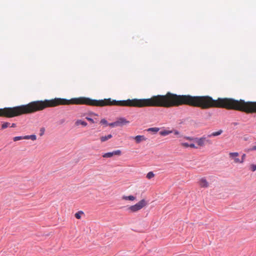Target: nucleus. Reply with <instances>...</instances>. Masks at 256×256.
Here are the masks:
<instances>
[{
	"instance_id": "f257e3e1",
	"label": "nucleus",
	"mask_w": 256,
	"mask_h": 256,
	"mask_svg": "<svg viewBox=\"0 0 256 256\" xmlns=\"http://www.w3.org/2000/svg\"><path fill=\"white\" fill-rule=\"evenodd\" d=\"M146 204V202L143 199L140 200L136 204L130 206L128 208V210L130 212H134L138 211L143 208Z\"/></svg>"
},
{
	"instance_id": "f03ea898",
	"label": "nucleus",
	"mask_w": 256,
	"mask_h": 256,
	"mask_svg": "<svg viewBox=\"0 0 256 256\" xmlns=\"http://www.w3.org/2000/svg\"><path fill=\"white\" fill-rule=\"evenodd\" d=\"M122 154V152L120 150H114L112 152H108L102 154V157L105 158H111L114 155L120 156Z\"/></svg>"
},
{
	"instance_id": "7ed1b4c3",
	"label": "nucleus",
	"mask_w": 256,
	"mask_h": 256,
	"mask_svg": "<svg viewBox=\"0 0 256 256\" xmlns=\"http://www.w3.org/2000/svg\"><path fill=\"white\" fill-rule=\"evenodd\" d=\"M198 184L202 188H206L209 186V184L205 178H200L198 182Z\"/></svg>"
},
{
	"instance_id": "20e7f679",
	"label": "nucleus",
	"mask_w": 256,
	"mask_h": 256,
	"mask_svg": "<svg viewBox=\"0 0 256 256\" xmlns=\"http://www.w3.org/2000/svg\"><path fill=\"white\" fill-rule=\"evenodd\" d=\"M194 140L198 146H204L206 144V137L203 136L200 138H196Z\"/></svg>"
},
{
	"instance_id": "39448f33",
	"label": "nucleus",
	"mask_w": 256,
	"mask_h": 256,
	"mask_svg": "<svg viewBox=\"0 0 256 256\" xmlns=\"http://www.w3.org/2000/svg\"><path fill=\"white\" fill-rule=\"evenodd\" d=\"M116 122L118 126H122L124 124L129 123V122L128 121L124 118H120L118 119Z\"/></svg>"
},
{
	"instance_id": "423d86ee",
	"label": "nucleus",
	"mask_w": 256,
	"mask_h": 256,
	"mask_svg": "<svg viewBox=\"0 0 256 256\" xmlns=\"http://www.w3.org/2000/svg\"><path fill=\"white\" fill-rule=\"evenodd\" d=\"M137 144H139L142 140H146V138L144 136L138 135L134 138Z\"/></svg>"
},
{
	"instance_id": "0eeeda50",
	"label": "nucleus",
	"mask_w": 256,
	"mask_h": 256,
	"mask_svg": "<svg viewBox=\"0 0 256 256\" xmlns=\"http://www.w3.org/2000/svg\"><path fill=\"white\" fill-rule=\"evenodd\" d=\"M222 132V130H219L218 132H213L211 134L208 135V138H210L212 136H216L221 134Z\"/></svg>"
},
{
	"instance_id": "6e6552de",
	"label": "nucleus",
	"mask_w": 256,
	"mask_h": 256,
	"mask_svg": "<svg viewBox=\"0 0 256 256\" xmlns=\"http://www.w3.org/2000/svg\"><path fill=\"white\" fill-rule=\"evenodd\" d=\"M172 133H174L176 138H182L183 137V135L178 130L173 129L171 130Z\"/></svg>"
},
{
	"instance_id": "1a4fd4ad",
	"label": "nucleus",
	"mask_w": 256,
	"mask_h": 256,
	"mask_svg": "<svg viewBox=\"0 0 256 256\" xmlns=\"http://www.w3.org/2000/svg\"><path fill=\"white\" fill-rule=\"evenodd\" d=\"M112 138V135L111 134H108V136H102L100 138V140L102 142H104L106 141L107 140L111 138Z\"/></svg>"
},
{
	"instance_id": "9d476101",
	"label": "nucleus",
	"mask_w": 256,
	"mask_h": 256,
	"mask_svg": "<svg viewBox=\"0 0 256 256\" xmlns=\"http://www.w3.org/2000/svg\"><path fill=\"white\" fill-rule=\"evenodd\" d=\"M170 134H172V132H171V130H161L160 132V134L162 136H166Z\"/></svg>"
},
{
	"instance_id": "9b49d317",
	"label": "nucleus",
	"mask_w": 256,
	"mask_h": 256,
	"mask_svg": "<svg viewBox=\"0 0 256 256\" xmlns=\"http://www.w3.org/2000/svg\"><path fill=\"white\" fill-rule=\"evenodd\" d=\"M122 199L124 200H134L136 199V197L133 196H123Z\"/></svg>"
},
{
	"instance_id": "f8f14e48",
	"label": "nucleus",
	"mask_w": 256,
	"mask_h": 256,
	"mask_svg": "<svg viewBox=\"0 0 256 256\" xmlns=\"http://www.w3.org/2000/svg\"><path fill=\"white\" fill-rule=\"evenodd\" d=\"M76 126H78L80 124H81L84 126H86L87 125V122H86L85 121H84V120H78L76 122Z\"/></svg>"
},
{
	"instance_id": "ddd939ff",
	"label": "nucleus",
	"mask_w": 256,
	"mask_h": 256,
	"mask_svg": "<svg viewBox=\"0 0 256 256\" xmlns=\"http://www.w3.org/2000/svg\"><path fill=\"white\" fill-rule=\"evenodd\" d=\"M25 140H29L30 139L32 140H34L36 139V136L35 134H32L30 136H24Z\"/></svg>"
},
{
	"instance_id": "4468645a",
	"label": "nucleus",
	"mask_w": 256,
	"mask_h": 256,
	"mask_svg": "<svg viewBox=\"0 0 256 256\" xmlns=\"http://www.w3.org/2000/svg\"><path fill=\"white\" fill-rule=\"evenodd\" d=\"M160 128H150L148 129V131L156 133L158 132Z\"/></svg>"
},
{
	"instance_id": "2eb2a0df",
	"label": "nucleus",
	"mask_w": 256,
	"mask_h": 256,
	"mask_svg": "<svg viewBox=\"0 0 256 256\" xmlns=\"http://www.w3.org/2000/svg\"><path fill=\"white\" fill-rule=\"evenodd\" d=\"M230 158H234L236 156H238V153L237 152H230L229 154Z\"/></svg>"
},
{
	"instance_id": "dca6fc26",
	"label": "nucleus",
	"mask_w": 256,
	"mask_h": 256,
	"mask_svg": "<svg viewBox=\"0 0 256 256\" xmlns=\"http://www.w3.org/2000/svg\"><path fill=\"white\" fill-rule=\"evenodd\" d=\"M154 174L152 172H148L146 174V178L148 179H151L153 177H154Z\"/></svg>"
},
{
	"instance_id": "f3484780",
	"label": "nucleus",
	"mask_w": 256,
	"mask_h": 256,
	"mask_svg": "<svg viewBox=\"0 0 256 256\" xmlns=\"http://www.w3.org/2000/svg\"><path fill=\"white\" fill-rule=\"evenodd\" d=\"M84 212L82 211H79L76 213L75 214V217L78 219H80L81 218V215L83 214Z\"/></svg>"
},
{
	"instance_id": "a211bd4d",
	"label": "nucleus",
	"mask_w": 256,
	"mask_h": 256,
	"mask_svg": "<svg viewBox=\"0 0 256 256\" xmlns=\"http://www.w3.org/2000/svg\"><path fill=\"white\" fill-rule=\"evenodd\" d=\"M24 139H25L24 136H18L14 137V138H13V140L14 142H16V141H18V140H24Z\"/></svg>"
},
{
	"instance_id": "6ab92c4d",
	"label": "nucleus",
	"mask_w": 256,
	"mask_h": 256,
	"mask_svg": "<svg viewBox=\"0 0 256 256\" xmlns=\"http://www.w3.org/2000/svg\"><path fill=\"white\" fill-rule=\"evenodd\" d=\"M10 124L8 122H4L2 126V129H5L7 128L8 126H10Z\"/></svg>"
},
{
	"instance_id": "aec40b11",
	"label": "nucleus",
	"mask_w": 256,
	"mask_h": 256,
	"mask_svg": "<svg viewBox=\"0 0 256 256\" xmlns=\"http://www.w3.org/2000/svg\"><path fill=\"white\" fill-rule=\"evenodd\" d=\"M108 125L112 127H114V126H118V123H117V122L116 121L114 122H112V123H110L108 124Z\"/></svg>"
},
{
	"instance_id": "412c9836",
	"label": "nucleus",
	"mask_w": 256,
	"mask_h": 256,
	"mask_svg": "<svg viewBox=\"0 0 256 256\" xmlns=\"http://www.w3.org/2000/svg\"><path fill=\"white\" fill-rule=\"evenodd\" d=\"M250 170L252 172L256 170V164H252L250 166Z\"/></svg>"
},
{
	"instance_id": "4be33fe9",
	"label": "nucleus",
	"mask_w": 256,
	"mask_h": 256,
	"mask_svg": "<svg viewBox=\"0 0 256 256\" xmlns=\"http://www.w3.org/2000/svg\"><path fill=\"white\" fill-rule=\"evenodd\" d=\"M44 131H45V129L44 128H40V136H42L44 134Z\"/></svg>"
},
{
	"instance_id": "5701e85b",
	"label": "nucleus",
	"mask_w": 256,
	"mask_h": 256,
	"mask_svg": "<svg viewBox=\"0 0 256 256\" xmlns=\"http://www.w3.org/2000/svg\"><path fill=\"white\" fill-rule=\"evenodd\" d=\"M100 123L101 124H108V122L105 119H102L100 122Z\"/></svg>"
},
{
	"instance_id": "b1692460",
	"label": "nucleus",
	"mask_w": 256,
	"mask_h": 256,
	"mask_svg": "<svg viewBox=\"0 0 256 256\" xmlns=\"http://www.w3.org/2000/svg\"><path fill=\"white\" fill-rule=\"evenodd\" d=\"M181 145L184 146L185 148L190 147V144H188V142H182L181 144Z\"/></svg>"
},
{
	"instance_id": "393cba45",
	"label": "nucleus",
	"mask_w": 256,
	"mask_h": 256,
	"mask_svg": "<svg viewBox=\"0 0 256 256\" xmlns=\"http://www.w3.org/2000/svg\"><path fill=\"white\" fill-rule=\"evenodd\" d=\"M246 157V154H244L242 155V158H241V160H241L240 161L241 163H242L244 162Z\"/></svg>"
},
{
	"instance_id": "a878e982",
	"label": "nucleus",
	"mask_w": 256,
	"mask_h": 256,
	"mask_svg": "<svg viewBox=\"0 0 256 256\" xmlns=\"http://www.w3.org/2000/svg\"><path fill=\"white\" fill-rule=\"evenodd\" d=\"M184 138L187 140H194V138L192 137H190V136H183Z\"/></svg>"
},
{
	"instance_id": "bb28decb",
	"label": "nucleus",
	"mask_w": 256,
	"mask_h": 256,
	"mask_svg": "<svg viewBox=\"0 0 256 256\" xmlns=\"http://www.w3.org/2000/svg\"><path fill=\"white\" fill-rule=\"evenodd\" d=\"M248 151H254L256 150V146H252L251 148L248 149Z\"/></svg>"
},
{
	"instance_id": "cd10ccee",
	"label": "nucleus",
	"mask_w": 256,
	"mask_h": 256,
	"mask_svg": "<svg viewBox=\"0 0 256 256\" xmlns=\"http://www.w3.org/2000/svg\"><path fill=\"white\" fill-rule=\"evenodd\" d=\"M240 160L238 158H234V162L236 163H241Z\"/></svg>"
},
{
	"instance_id": "c85d7f7f",
	"label": "nucleus",
	"mask_w": 256,
	"mask_h": 256,
	"mask_svg": "<svg viewBox=\"0 0 256 256\" xmlns=\"http://www.w3.org/2000/svg\"><path fill=\"white\" fill-rule=\"evenodd\" d=\"M190 147L192 148H198L194 144H190Z\"/></svg>"
},
{
	"instance_id": "c756f323",
	"label": "nucleus",
	"mask_w": 256,
	"mask_h": 256,
	"mask_svg": "<svg viewBox=\"0 0 256 256\" xmlns=\"http://www.w3.org/2000/svg\"><path fill=\"white\" fill-rule=\"evenodd\" d=\"M206 143H208L209 144H212V142L210 140H208V139H207L206 138Z\"/></svg>"
},
{
	"instance_id": "7c9ffc66",
	"label": "nucleus",
	"mask_w": 256,
	"mask_h": 256,
	"mask_svg": "<svg viewBox=\"0 0 256 256\" xmlns=\"http://www.w3.org/2000/svg\"><path fill=\"white\" fill-rule=\"evenodd\" d=\"M86 119L88 120L91 122H94V120L92 118H86Z\"/></svg>"
},
{
	"instance_id": "2f4dec72",
	"label": "nucleus",
	"mask_w": 256,
	"mask_h": 256,
	"mask_svg": "<svg viewBox=\"0 0 256 256\" xmlns=\"http://www.w3.org/2000/svg\"><path fill=\"white\" fill-rule=\"evenodd\" d=\"M16 126V124L14 123L12 124L10 126L11 128H15Z\"/></svg>"
}]
</instances>
